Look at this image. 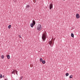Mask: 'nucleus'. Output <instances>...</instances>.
Returning <instances> with one entry per match:
<instances>
[{
  "instance_id": "obj_1",
  "label": "nucleus",
  "mask_w": 80,
  "mask_h": 80,
  "mask_svg": "<svg viewBox=\"0 0 80 80\" xmlns=\"http://www.w3.org/2000/svg\"><path fill=\"white\" fill-rule=\"evenodd\" d=\"M46 36L47 35H46V33H44L42 34V39L43 40V42H44V41H45V40H46Z\"/></svg>"
},
{
  "instance_id": "obj_2",
  "label": "nucleus",
  "mask_w": 80,
  "mask_h": 80,
  "mask_svg": "<svg viewBox=\"0 0 80 80\" xmlns=\"http://www.w3.org/2000/svg\"><path fill=\"white\" fill-rule=\"evenodd\" d=\"M37 29L39 31H40V30H41V29H42V26H41V25L39 24L37 27Z\"/></svg>"
},
{
  "instance_id": "obj_3",
  "label": "nucleus",
  "mask_w": 80,
  "mask_h": 80,
  "mask_svg": "<svg viewBox=\"0 0 80 80\" xmlns=\"http://www.w3.org/2000/svg\"><path fill=\"white\" fill-rule=\"evenodd\" d=\"M49 43L50 44V46H51V47H53V44H54V42L53 41V43L52 42V41H49Z\"/></svg>"
},
{
  "instance_id": "obj_4",
  "label": "nucleus",
  "mask_w": 80,
  "mask_h": 80,
  "mask_svg": "<svg viewBox=\"0 0 80 80\" xmlns=\"http://www.w3.org/2000/svg\"><path fill=\"white\" fill-rule=\"evenodd\" d=\"M53 8V4L52 3H51L49 6V9L50 10H51L52 8Z\"/></svg>"
},
{
  "instance_id": "obj_5",
  "label": "nucleus",
  "mask_w": 80,
  "mask_h": 80,
  "mask_svg": "<svg viewBox=\"0 0 80 80\" xmlns=\"http://www.w3.org/2000/svg\"><path fill=\"white\" fill-rule=\"evenodd\" d=\"M76 17L77 18H80V15L78 14H77L76 15Z\"/></svg>"
},
{
  "instance_id": "obj_6",
  "label": "nucleus",
  "mask_w": 80,
  "mask_h": 80,
  "mask_svg": "<svg viewBox=\"0 0 80 80\" xmlns=\"http://www.w3.org/2000/svg\"><path fill=\"white\" fill-rule=\"evenodd\" d=\"M34 25H34V24H33V23H31L30 26H31V27H32V28H33V26H34Z\"/></svg>"
},
{
  "instance_id": "obj_7",
  "label": "nucleus",
  "mask_w": 80,
  "mask_h": 80,
  "mask_svg": "<svg viewBox=\"0 0 80 80\" xmlns=\"http://www.w3.org/2000/svg\"><path fill=\"white\" fill-rule=\"evenodd\" d=\"M26 8L27 9V8H28H28H30V5H27V6L26 7Z\"/></svg>"
},
{
  "instance_id": "obj_8",
  "label": "nucleus",
  "mask_w": 80,
  "mask_h": 80,
  "mask_svg": "<svg viewBox=\"0 0 80 80\" xmlns=\"http://www.w3.org/2000/svg\"><path fill=\"white\" fill-rule=\"evenodd\" d=\"M32 23H33V24L35 25V20H33Z\"/></svg>"
},
{
  "instance_id": "obj_9",
  "label": "nucleus",
  "mask_w": 80,
  "mask_h": 80,
  "mask_svg": "<svg viewBox=\"0 0 80 80\" xmlns=\"http://www.w3.org/2000/svg\"><path fill=\"white\" fill-rule=\"evenodd\" d=\"M7 57L8 59H10V55H8L7 56Z\"/></svg>"
},
{
  "instance_id": "obj_10",
  "label": "nucleus",
  "mask_w": 80,
  "mask_h": 80,
  "mask_svg": "<svg viewBox=\"0 0 80 80\" xmlns=\"http://www.w3.org/2000/svg\"><path fill=\"white\" fill-rule=\"evenodd\" d=\"M71 36L73 38L74 37V34L73 33H72L71 34Z\"/></svg>"
},
{
  "instance_id": "obj_11",
  "label": "nucleus",
  "mask_w": 80,
  "mask_h": 80,
  "mask_svg": "<svg viewBox=\"0 0 80 80\" xmlns=\"http://www.w3.org/2000/svg\"><path fill=\"white\" fill-rule=\"evenodd\" d=\"M40 62H42L43 59H42V58H40Z\"/></svg>"
},
{
  "instance_id": "obj_12",
  "label": "nucleus",
  "mask_w": 80,
  "mask_h": 80,
  "mask_svg": "<svg viewBox=\"0 0 80 80\" xmlns=\"http://www.w3.org/2000/svg\"><path fill=\"white\" fill-rule=\"evenodd\" d=\"M42 62V63H43V64H45V61L43 60Z\"/></svg>"
},
{
  "instance_id": "obj_13",
  "label": "nucleus",
  "mask_w": 80,
  "mask_h": 80,
  "mask_svg": "<svg viewBox=\"0 0 80 80\" xmlns=\"http://www.w3.org/2000/svg\"><path fill=\"white\" fill-rule=\"evenodd\" d=\"M1 58H2V59H3V58H4V55H2L1 56Z\"/></svg>"
},
{
  "instance_id": "obj_14",
  "label": "nucleus",
  "mask_w": 80,
  "mask_h": 80,
  "mask_svg": "<svg viewBox=\"0 0 80 80\" xmlns=\"http://www.w3.org/2000/svg\"><path fill=\"white\" fill-rule=\"evenodd\" d=\"M73 77V75H71L69 77V78H72Z\"/></svg>"
},
{
  "instance_id": "obj_15",
  "label": "nucleus",
  "mask_w": 80,
  "mask_h": 80,
  "mask_svg": "<svg viewBox=\"0 0 80 80\" xmlns=\"http://www.w3.org/2000/svg\"><path fill=\"white\" fill-rule=\"evenodd\" d=\"M8 28L9 29H10V28H11V25H9L8 26Z\"/></svg>"
},
{
  "instance_id": "obj_16",
  "label": "nucleus",
  "mask_w": 80,
  "mask_h": 80,
  "mask_svg": "<svg viewBox=\"0 0 80 80\" xmlns=\"http://www.w3.org/2000/svg\"><path fill=\"white\" fill-rule=\"evenodd\" d=\"M69 74H68V73H66V77H67L68 76Z\"/></svg>"
},
{
  "instance_id": "obj_17",
  "label": "nucleus",
  "mask_w": 80,
  "mask_h": 80,
  "mask_svg": "<svg viewBox=\"0 0 80 80\" xmlns=\"http://www.w3.org/2000/svg\"><path fill=\"white\" fill-rule=\"evenodd\" d=\"M0 78H2V75L0 74Z\"/></svg>"
},
{
  "instance_id": "obj_18",
  "label": "nucleus",
  "mask_w": 80,
  "mask_h": 80,
  "mask_svg": "<svg viewBox=\"0 0 80 80\" xmlns=\"http://www.w3.org/2000/svg\"><path fill=\"white\" fill-rule=\"evenodd\" d=\"M14 71H15V72L16 73H17V72H18L17 71V70H14Z\"/></svg>"
},
{
  "instance_id": "obj_19",
  "label": "nucleus",
  "mask_w": 80,
  "mask_h": 80,
  "mask_svg": "<svg viewBox=\"0 0 80 80\" xmlns=\"http://www.w3.org/2000/svg\"><path fill=\"white\" fill-rule=\"evenodd\" d=\"M22 78H23V76H21V78H20V80H22Z\"/></svg>"
},
{
  "instance_id": "obj_20",
  "label": "nucleus",
  "mask_w": 80,
  "mask_h": 80,
  "mask_svg": "<svg viewBox=\"0 0 80 80\" xmlns=\"http://www.w3.org/2000/svg\"><path fill=\"white\" fill-rule=\"evenodd\" d=\"M18 37L19 38H22V37H21V36H20V35H18Z\"/></svg>"
},
{
  "instance_id": "obj_21",
  "label": "nucleus",
  "mask_w": 80,
  "mask_h": 80,
  "mask_svg": "<svg viewBox=\"0 0 80 80\" xmlns=\"http://www.w3.org/2000/svg\"><path fill=\"white\" fill-rule=\"evenodd\" d=\"M14 73H15V71H13L12 72V73L13 74Z\"/></svg>"
},
{
  "instance_id": "obj_22",
  "label": "nucleus",
  "mask_w": 80,
  "mask_h": 80,
  "mask_svg": "<svg viewBox=\"0 0 80 80\" xmlns=\"http://www.w3.org/2000/svg\"><path fill=\"white\" fill-rule=\"evenodd\" d=\"M2 77H3V78H4V77H5V76L3 75Z\"/></svg>"
},
{
  "instance_id": "obj_23",
  "label": "nucleus",
  "mask_w": 80,
  "mask_h": 80,
  "mask_svg": "<svg viewBox=\"0 0 80 80\" xmlns=\"http://www.w3.org/2000/svg\"><path fill=\"white\" fill-rule=\"evenodd\" d=\"M13 74H14V75H15V72H14V73H13Z\"/></svg>"
},
{
  "instance_id": "obj_24",
  "label": "nucleus",
  "mask_w": 80,
  "mask_h": 80,
  "mask_svg": "<svg viewBox=\"0 0 80 80\" xmlns=\"http://www.w3.org/2000/svg\"><path fill=\"white\" fill-rule=\"evenodd\" d=\"M5 80H7V79H5Z\"/></svg>"
},
{
  "instance_id": "obj_25",
  "label": "nucleus",
  "mask_w": 80,
  "mask_h": 80,
  "mask_svg": "<svg viewBox=\"0 0 80 80\" xmlns=\"http://www.w3.org/2000/svg\"><path fill=\"white\" fill-rule=\"evenodd\" d=\"M16 74H17V75H18V74L17 73H17H16Z\"/></svg>"
},
{
  "instance_id": "obj_26",
  "label": "nucleus",
  "mask_w": 80,
  "mask_h": 80,
  "mask_svg": "<svg viewBox=\"0 0 80 80\" xmlns=\"http://www.w3.org/2000/svg\"><path fill=\"white\" fill-rule=\"evenodd\" d=\"M64 1H65V0H63Z\"/></svg>"
},
{
  "instance_id": "obj_27",
  "label": "nucleus",
  "mask_w": 80,
  "mask_h": 80,
  "mask_svg": "<svg viewBox=\"0 0 80 80\" xmlns=\"http://www.w3.org/2000/svg\"><path fill=\"white\" fill-rule=\"evenodd\" d=\"M14 1H15V0H13Z\"/></svg>"
}]
</instances>
